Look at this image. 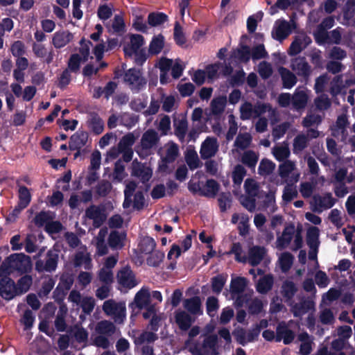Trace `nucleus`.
Segmentation results:
<instances>
[{"label": "nucleus", "mask_w": 355, "mask_h": 355, "mask_svg": "<svg viewBox=\"0 0 355 355\" xmlns=\"http://www.w3.org/2000/svg\"><path fill=\"white\" fill-rule=\"evenodd\" d=\"M188 338L184 346L192 355H218L217 345L218 338L216 334H202L199 339H193L200 332L199 326L189 329Z\"/></svg>", "instance_id": "f257e3e1"}, {"label": "nucleus", "mask_w": 355, "mask_h": 355, "mask_svg": "<svg viewBox=\"0 0 355 355\" xmlns=\"http://www.w3.org/2000/svg\"><path fill=\"white\" fill-rule=\"evenodd\" d=\"M123 80L132 91L137 92L144 89L147 83L146 79L142 76L141 71L135 67L125 71Z\"/></svg>", "instance_id": "f03ea898"}, {"label": "nucleus", "mask_w": 355, "mask_h": 355, "mask_svg": "<svg viewBox=\"0 0 355 355\" xmlns=\"http://www.w3.org/2000/svg\"><path fill=\"white\" fill-rule=\"evenodd\" d=\"M59 255L57 252L48 250L44 260L38 259L35 262V270L38 272H53L58 268Z\"/></svg>", "instance_id": "7ed1b4c3"}, {"label": "nucleus", "mask_w": 355, "mask_h": 355, "mask_svg": "<svg viewBox=\"0 0 355 355\" xmlns=\"http://www.w3.org/2000/svg\"><path fill=\"white\" fill-rule=\"evenodd\" d=\"M8 260L12 263L14 270L19 274H26L32 269L31 257L24 253H14L8 256Z\"/></svg>", "instance_id": "20e7f679"}, {"label": "nucleus", "mask_w": 355, "mask_h": 355, "mask_svg": "<svg viewBox=\"0 0 355 355\" xmlns=\"http://www.w3.org/2000/svg\"><path fill=\"white\" fill-rule=\"evenodd\" d=\"M85 216L93 220V226L100 227L107 219L106 209L104 205H92L85 210Z\"/></svg>", "instance_id": "39448f33"}, {"label": "nucleus", "mask_w": 355, "mask_h": 355, "mask_svg": "<svg viewBox=\"0 0 355 355\" xmlns=\"http://www.w3.org/2000/svg\"><path fill=\"white\" fill-rule=\"evenodd\" d=\"M0 296L6 301L18 296L16 284L12 279H0Z\"/></svg>", "instance_id": "423d86ee"}, {"label": "nucleus", "mask_w": 355, "mask_h": 355, "mask_svg": "<svg viewBox=\"0 0 355 355\" xmlns=\"http://www.w3.org/2000/svg\"><path fill=\"white\" fill-rule=\"evenodd\" d=\"M291 67L298 76L302 77L305 80H307L311 73V66L304 57H299L292 60Z\"/></svg>", "instance_id": "0eeeda50"}, {"label": "nucleus", "mask_w": 355, "mask_h": 355, "mask_svg": "<svg viewBox=\"0 0 355 355\" xmlns=\"http://www.w3.org/2000/svg\"><path fill=\"white\" fill-rule=\"evenodd\" d=\"M312 40L309 36L305 33H301L295 37L294 40L291 44L288 53L290 55H296L302 50L306 49Z\"/></svg>", "instance_id": "6e6552de"}, {"label": "nucleus", "mask_w": 355, "mask_h": 355, "mask_svg": "<svg viewBox=\"0 0 355 355\" xmlns=\"http://www.w3.org/2000/svg\"><path fill=\"white\" fill-rule=\"evenodd\" d=\"M217 139L214 137H207L202 142L200 150L201 158L207 159L214 157L218 151Z\"/></svg>", "instance_id": "1a4fd4ad"}, {"label": "nucleus", "mask_w": 355, "mask_h": 355, "mask_svg": "<svg viewBox=\"0 0 355 355\" xmlns=\"http://www.w3.org/2000/svg\"><path fill=\"white\" fill-rule=\"evenodd\" d=\"M159 141L158 133L154 129H148L144 132L141 139V147L147 151L157 146Z\"/></svg>", "instance_id": "9d476101"}, {"label": "nucleus", "mask_w": 355, "mask_h": 355, "mask_svg": "<svg viewBox=\"0 0 355 355\" xmlns=\"http://www.w3.org/2000/svg\"><path fill=\"white\" fill-rule=\"evenodd\" d=\"M266 254L263 246L254 245L249 249L247 261L253 267L260 264Z\"/></svg>", "instance_id": "9b49d317"}, {"label": "nucleus", "mask_w": 355, "mask_h": 355, "mask_svg": "<svg viewBox=\"0 0 355 355\" xmlns=\"http://www.w3.org/2000/svg\"><path fill=\"white\" fill-rule=\"evenodd\" d=\"M117 277L119 284L124 288L131 289L137 284L135 276L129 268H124L121 270Z\"/></svg>", "instance_id": "f8f14e48"}, {"label": "nucleus", "mask_w": 355, "mask_h": 355, "mask_svg": "<svg viewBox=\"0 0 355 355\" xmlns=\"http://www.w3.org/2000/svg\"><path fill=\"white\" fill-rule=\"evenodd\" d=\"M88 132L84 130H78L70 137L69 148L71 150L75 149H81L87 144L88 141Z\"/></svg>", "instance_id": "ddd939ff"}, {"label": "nucleus", "mask_w": 355, "mask_h": 355, "mask_svg": "<svg viewBox=\"0 0 355 355\" xmlns=\"http://www.w3.org/2000/svg\"><path fill=\"white\" fill-rule=\"evenodd\" d=\"M150 303V295L147 288H142L139 291L134 299V302L130 303L129 306L134 309L136 306L139 310H142Z\"/></svg>", "instance_id": "4468645a"}, {"label": "nucleus", "mask_w": 355, "mask_h": 355, "mask_svg": "<svg viewBox=\"0 0 355 355\" xmlns=\"http://www.w3.org/2000/svg\"><path fill=\"white\" fill-rule=\"evenodd\" d=\"M309 96L306 92L303 89L297 88L292 95V106L296 111H301L304 110L308 103Z\"/></svg>", "instance_id": "2eb2a0df"}, {"label": "nucleus", "mask_w": 355, "mask_h": 355, "mask_svg": "<svg viewBox=\"0 0 355 355\" xmlns=\"http://www.w3.org/2000/svg\"><path fill=\"white\" fill-rule=\"evenodd\" d=\"M175 320L179 329L183 331H188L193 322L192 317L188 313L182 310L175 312Z\"/></svg>", "instance_id": "dca6fc26"}, {"label": "nucleus", "mask_w": 355, "mask_h": 355, "mask_svg": "<svg viewBox=\"0 0 355 355\" xmlns=\"http://www.w3.org/2000/svg\"><path fill=\"white\" fill-rule=\"evenodd\" d=\"M282 81V87L285 89H291L297 82L296 76L287 68L280 67L278 69Z\"/></svg>", "instance_id": "f3484780"}, {"label": "nucleus", "mask_w": 355, "mask_h": 355, "mask_svg": "<svg viewBox=\"0 0 355 355\" xmlns=\"http://www.w3.org/2000/svg\"><path fill=\"white\" fill-rule=\"evenodd\" d=\"M277 340L280 341L283 339L284 344L288 345L291 343L295 338L294 332L288 328L284 324H279L276 329Z\"/></svg>", "instance_id": "a211bd4d"}, {"label": "nucleus", "mask_w": 355, "mask_h": 355, "mask_svg": "<svg viewBox=\"0 0 355 355\" xmlns=\"http://www.w3.org/2000/svg\"><path fill=\"white\" fill-rule=\"evenodd\" d=\"M294 232V225H291L286 227L283 230L282 234L277 237V247L281 250L286 248L290 244Z\"/></svg>", "instance_id": "6ab92c4d"}, {"label": "nucleus", "mask_w": 355, "mask_h": 355, "mask_svg": "<svg viewBox=\"0 0 355 355\" xmlns=\"http://www.w3.org/2000/svg\"><path fill=\"white\" fill-rule=\"evenodd\" d=\"M73 35L69 31L56 32L53 37L52 42L55 48L61 49L69 43Z\"/></svg>", "instance_id": "aec40b11"}, {"label": "nucleus", "mask_w": 355, "mask_h": 355, "mask_svg": "<svg viewBox=\"0 0 355 355\" xmlns=\"http://www.w3.org/2000/svg\"><path fill=\"white\" fill-rule=\"evenodd\" d=\"M231 57L236 59L239 62L248 63L251 58L250 48L245 44H241L239 48L232 51Z\"/></svg>", "instance_id": "412c9836"}, {"label": "nucleus", "mask_w": 355, "mask_h": 355, "mask_svg": "<svg viewBox=\"0 0 355 355\" xmlns=\"http://www.w3.org/2000/svg\"><path fill=\"white\" fill-rule=\"evenodd\" d=\"M184 307L193 315H200L202 313L201 310V300L198 296L184 300Z\"/></svg>", "instance_id": "4be33fe9"}, {"label": "nucleus", "mask_w": 355, "mask_h": 355, "mask_svg": "<svg viewBox=\"0 0 355 355\" xmlns=\"http://www.w3.org/2000/svg\"><path fill=\"white\" fill-rule=\"evenodd\" d=\"M273 284V277L271 275H266L259 279L256 289L261 294H266L272 289Z\"/></svg>", "instance_id": "5701e85b"}, {"label": "nucleus", "mask_w": 355, "mask_h": 355, "mask_svg": "<svg viewBox=\"0 0 355 355\" xmlns=\"http://www.w3.org/2000/svg\"><path fill=\"white\" fill-rule=\"evenodd\" d=\"M306 243L312 250H317L319 246V229L311 227L306 232Z\"/></svg>", "instance_id": "b1692460"}, {"label": "nucleus", "mask_w": 355, "mask_h": 355, "mask_svg": "<svg viewBox=\"0 0 355 355\" xmlns=\"http://www.w3.org/2000/svg\"><path fill=\"white\" fill-rule=\"evenodd\" d=\"M136 346H140L145 343H153L158 339V336L153 331H144L139 336H132Z\"/></svg>", "instance_id": "393cba45"}, {"label": "nucleus", "mask_w": 355, "mask_h": 355, "mask_svg": "<svg viewBox=\"0 0 355 355\" xmlns=\"http://www.w3.org/2000/svg\"><path fill=\"white\" fill-rule=\"evenodd\" d=\"M125 238L124 233L112 231L108 236L107 243L112 249H121L123 247V241Z\"/></svg>", "instance_id": "a878e982"}, {"label": "nucleus", "mask_w": 355, "mask_h": 355, "mask_svg": "<svg viewBox=\"0 0 355 355\" xmlns=\"http://www.w3.org/2000/svg\"><path fill=\"white\" fill-rule=\"evenodd\" d=\"M168 21V17L164 12H152L148 15V24L151 27L162 25Z\"/></svg>", "instance_id": "bb28decb"}, {"label": "nucleus", "mask_w": 355, "mask_h": 355, "mask_svg": "<svg viewBox=\"0 0 355 355\" xmlns=\"http://www.w3.org/2000/svg\"><path fill=\"white\" fill-rule=\"evenodd\" d=\"M55 214L50 211H41L36 214L33 221L35 226L42 227L46 226L50 220H53Z\"/></svg>", "instance_id": "cd10ccee"}, {"label": "nucleus", "mask_w": 355, "mask_h": 355, "mask_svg": "<svg viewBox=\"0 0 355 355\" xmlns=\"http://www.w3.org/2000/svg\"><path fill=\"white\" fill-rule=\"evenodd\" d=\"M297 291L295 284L290 280H285L281 287V293L286 300L293 298Z\"/></svg>", "instance_id": "c85d7f7f"}, {"label": "nucleus", "mask_w": 355, "mask_h": 355, "mask_svg": "<svg viewBox=\"0 0 355 355\" xmlns=\"http://www.w3.org/2000/svg\"><path fill=\"white\" fill-rule=\"evenodd\" d=\"M313 199L316 205L324 209L331 208L336 202L331 193H327L323 196H314Z\"/></svg>", "instance_id": "c756f323"}, {"label": "nucleus", "mask_w": 355, "mask_h": 355, "mask_svg": "<svg viewBox=\"0 0 355 355\" xmlns=\"http://www.w3.org/2000/svg\"><path fill=\"white\" fill-rule=\"evenodd\" d=\"M247 286V279L243 277L232 279L230 284V291L232 295L242 294Z\"/></svg>", "instance_id": "7c9ffc66"}, {"label": "nucleus", "mask_w": 355, "mask_h": 355, "mask_svg": "<svg viewBox=\"0 0 355 355\" xmlns=\"http://www.w3.org/2000/svg\"><path fill=\"white\" fill-rule=\"evenodd\" d=\"M156 247L155 241L150 236H144L139 243V250L145 254H149L153 252Z\"/></svg>", "instance_id": "2f4dec72"}, {"label": "nucleus", "mask_w": 355, "mask_h": 355, "mask_svg": "<svg viewBox=\"0 0 355 355\" xmlns=\"http://www.w3.org/2000/svg\"><path fill=\"white\" fill-rule=\"evenodd\" d=\"M88 126L94 134L98 135L104 130V122L97 114L94 113L88 121Z\"/></svg>", "instance_id": "473e14b6"}, {"label": "nucleus", "mask_w": 355, "mask_h": 355, "mask_svg": "<svg viewBox=\"0 0 355 355\" xmlns=\"http://www.w3.org/2000/svg\"><path fill=\"white\" fill-rule=\"evenodd\" d=\"M19 211L25 209L31 202V195L28 189L25 186H19Z\"/></svg>", "instance_id": "72a5a7b5"}, {"label": "nucleus", "mask_w": 355, "mask_h": 355, "mask_svg": "<svg viewBox=\"0 0 355 355\" xmlns=\"http://www.w3.org/2000/svg\"><path fill=\"white\" fill-rule=\"evenodd\" d=\"M33 283V278L29 275H25L17 280L16 288L17 295H21L28 291Z\"/></svg>", "instance_id": "f704fd0d"}, {"label": "nucleus", "mask_w": 355, "mask_h": 355, "mask_svg": "<svg viewBox=\"0 0 355 355\" xmlns=\"http://www.w3.org/2000/svg\"><path fill=\"white\" fill-rule=\"evenodd\" d=\"M96 329L99 334L110 336L115 333L116 327L110 321L102 320L97 324Z\"/></svg>", "instance_id": "c9c22d12"}, {"label": "nucleus", "mask_w": 355, "mask_h": 355, "mask_svg": "<svg viewBox=\"0 0 355 355\" xmlns=\"http://www.w3.org/2000/svg\"><path fill=\"white\" fill-rule=\"evenodd\" d=\"M206 189L202 191V196L214 198L218 193L220 184L214 179H209L205 183Z\"/></svg>", "instance_id": "e433bc0d"}, {"label": "nucleus", "mask_w": 355, "mask_h": 355, "mask_svg": "<svg viewBox=\"0 0 355 355\" xmlns=\"http://www.w3.org/2000/svg\"><path fill=\"white\" fill-rule=\"evenodd\" d=\"M74 282V275L72 272H65L60 278V282L57 286V291H59L61 287L64 288V291H69Z\"/></svg>", "instance_id": "4c0bfd02"}, {"label": "nucleus", "mask_w": 355, "mask_h": 355, "mask_svg": "<svg viewBox=\"0 0 355 355\" xmlns=\"http://www.w3.org/2000/svg\"><path fill=\"white\" fill-rule=\"evenodd\" d=\"M259 159L258 155L252 150H246L241 157V162L250 168H254Z\"/></svg>", "instance_id": "58836bf2"}, {"label": "nucleus", "mask_w": 355, "mask_h": 355, "mask_svg": "<svg viewBox=\"0 0 355 355\" xmlns=\"http://www.w3.org/2000/svg\"><path fill=\"white\" fill-rule=\"evenodd\" d=\"M164 45V37L162 34L153 37L149 45V53L152 55L159 53Z\"/></svg>", "instance_id": "ea45409f"}, {"label": "nucleus", "mask_w": 355, "mask_h": 355, "mask_svg": "<svg viewBox=\"0 0 355 355\" xmlns=\"http://www.w3.org/2000/svg\"><path fill=\"white\" fill-rule=\"evenodd\" d=\"M227 281V275L219 274L213 277L211 279V290L216 294H219Z\"/></svg>", "instance_id": "a19ab883"}, {"label": "nucleus", "mask_w": 355, "mask_h": 355, "mask_svg": "<svg viewBox=\"0 0 355 355\" xmlns=\"http://www.w3.org/2000/svg\"><path fill=\"white\" fill-rule=\"evenodd\" d=\"M137 188V184L131 181L125 186V189L124 190V200L123 202V207L124 209L129 208L132 202V197L133 193Z\"/></svg>", "instance_id": "79ce46f5"}, {"label": "nucleus", "mask_w": 355, "mask_h": 355, "mask_svg": "<svg viewBox=\"0 0 355 355\" xmlns=\"http://www.w3.org/2000/svg\"><path fill=\"white\" fill-rule=\"evenodd\" d=\"M83 62L80 54L73 53L71 55L66 69L71 73H77L80 71L81 62Z\"/></svg>", "instance_id": "37998d69"}, {"label": "nucleus", "mask_w": 355, "mask_h": 355, "mask_svg": "<svg viewBox=\"0 0 355 355\" xmlns=\"http://www.w3.org/2000/svg\"><path fill=\"white\" fill-rule=\"evenodd\" d=\"M124 53L125 55L129 56H131L132 54L134 53L135 62L137 65L140 67L143 66V64L148 58V55L144 49H141L140 50H137L134 51H129L128 48H124Z\"/></svg>", "instance_id": "c03bdc74"}, {"label": "nucleus", "mask_w": 355, "mask_h": 355, "mask_svg": "<svg viewBox=\"0 0 355 355\" xmlns=\"http://www.w3.org/2000/svg\"><path fill=\"white\" fill-rule=\"evenodd\" d=\"M315 109L318 111L327 110L331 105V101L325 94H321L314 99Z\"/></svg>", "instance_id": "a18cd8bd"}, {"label": "nucleus", "mask_w": 355, "mask_h": 355, "mask_svg": "<svg viewBox=\"0 0 355 355\" xmlns=\"http://www.w3.org/2000/svg\"><path fill=\"white\" fill-rule=\"evenodd\" d=\"M275 168V164L268 159H263L258 168V173L262 176H266L271 174Z\"/></svg>", "instance_id": "49530a36"}, {"label": "nucleus", "mask_w": 355, "mask_h": 355, "mask_svg": "<svg viewBox=\"0 0 355 355\" xmlns=\"http://www.w3.org/2000/svg\"><path fill=\"white\" fill-rule=\"evenodd\" d=\"M175 135L178 137L180 141H184L187 131L188 129L187 121L184 119L179 120L178 122L174 123Z\"/></svg>", "instance_id": "de8ad7c7"}, {"label": "nucleus", "mask_w": 355, "mask_h": 355, "mask_svg": "<svg viewBox=\"0 0 355 355\" xmlns=\"http://www.w3.org/2000/svg\"><path fill=\"white\" fill-rule=\"evenodd\" d=\"M132 175L140 178L141 181L145 184L151 178L152 171L150 168H144L141 166L134 167L132 171Z\"/></svg>", "instance_id": "09e8293b"}, {"label": "nucleus", "mask_w": 355, "mask_h": 355, "mask_svg": "<svg viewBox=\"0 0 355 355\" xmlns=\"http://www.w3.org/2000/svg\"><path fill=\"white\" fill-rule=\"evenodd\" d=\"M291 33V25L286 21H282L275 31V39L277 40H282L286 39Z\"/></svg>", "instance_id": "8fccbe9b"}, {"label": "nucleus", "mask_w": 355, "mask_h": 355, "mask_svg": "<svg viewBox=\"0 0 355 355\" xmlns=\"http://www.w3.org/2000/svg\"><path fill=\"white\" fill-rule=\"evenodd\" d=\"M308 137L303 134L297 135L293 140V153H298L307 147Z\"/></svg>", "instance_id": "3c124183"}, {"label": "nucleus", "mask_w": 355, "mask_h": 355, "mask_svg": "<svg viewBox=\"0 0 355 355\" xmlns=\"http://www.w3.org/2000/svg\"><path fill=\"white\" fill-rule=\"evenodd\" d=\"M173 38L175 44L181 47H184L187 42V39L183 32L182 26L179 22L176 21L174 26Z\"/></svg>", "instance_id": "603ef678"}, {"label": "nucleus", "mask_w": 355, "mask_h": 355, "mask_svg": "<svg viewBox=\"0 0 355 355\" xmlns=\"http://www.w3.org/2000/svg\"><path fill=\"white\" fill-rule=\"evenodd\" d=\"M112 185L107 180L99 181L96 186V193L100 197H106L111 191Z\"/></svg>", "instance_id": "864d4df0"}, {"label": "nucleus", "mask_w": 355, "mask_h": 355, "mask_svg": "<svg viewBox=\"0 0 355 355\" xmlns=\"http://www.w3.org/2000/svg\"><path fill=\"white\" fill-rule=\"evenodd\" d=\"M185 161L191 170L200 167V162L195 150H188L185 155Z\"/></svg>", "instance_id": "5fc2aeb1"}, {"label": "nucleus", "mask_w": 355, "mask_h": 355, "mask_svg": "<svg viewBox=\"0 0 355 355\" xmlns=\"http://www.w3.org/2000/svg\"><path fill=\"white\" fill-rule=\"evenodd\" d=\"M135 137L134 135L131 132L126 134L124 135L118 144V147L121 150V151L127 150H132V146L135 144Z\"/></svg>", "instance_id": "6e6d98bb"}, {"label": "nucleus", "mask_w": 355, "mask_h": 355, "mask_svg": "<svg viewBox=\"0 0 355 355\" xmlns=\"http://www.w3.org/2000/svg\"><path fill=\"white\" fill-rule=\"evenodd\" d=\"M178 155V148L176 146L169 148L166 150V156L162 159V164L160 168H167V164L173 162Z\"/></svg>", "instance_id": "4d7b16f0"}, {"label": "nucleus", "mask_w": 355, "mask_h": 355, "mask_svg": "<svg viewBox=\"0 0 355 355\" xmlns=\"http://www.w3.org/2000/svg\"><path fill=\"white\" fill-rule=\"evenodd\" d=\"M146 259V263L148 266L158 267L164 258V253L159 250H155L149 254Z\"/></svg>", "instance_id": "13d9d810"}, {"label": "nucleus", "mask_w": 355, "mask_h": 355, "mask_svg": "<svg viewBox=\"0 0 355 355\" xmlns=\"http://www.w3.org/2000/svg\"><path fill=\"white\" fill-rule=\"evenodd\" d=\"M15 271L13 265L8 260V257L0 265V279H12L10 276Z\"/></svg>", "instance_id": "bf43d9fd"}, {"label": "nucleus", "mask_w": 355, "mask_h": 355, "mask_svg": "<svg viewBox=\"0 0 355 355\" xmlns=\"http://www.w3.org/2000/svg\"><path fill=\"white\" fill-rule=\"evenodd\" d=\"M240 118L245 121L254 117V107L250 102L245 101L240 107Z\"/></svg>", "instance_id": "052dcab7"}, {"label": "nucleus", "mask_w": 355, "mask_h": 355, "mask_svg": "<svg viewBox=\"0 0 355 355\" xmlns=\"http://www.w3.org/2000/svg\"><path fill=\"white\" fill-rule=\"evenodd\" d=\"M322 121V116L320 114H307L303 119L302 124L304 128H309L314 125H319Z\"/></svg>", "instance_id": "680f3d73"}, {"label": "nucleus", "mask_w": 355, "mask_h": 355, "mask_svg": "<svg viewBox=\"0 0 355 355\" xmlns=\"http://www.w3.org/2000/svg\"><path fill=\"white\" fill-rule=\"evenodd\" d=\"M245 175L246 170L242 165L235 166L232 172V180L234 184H241Z\"/></svg>", "instance_id": "e2e57ef3"}, {"label": "nucleus", "mask_w": 355, "mask_h": 355, "mask_svg": "<svg viewBox=\"0 0 355 355\" xmlns=\"http://www.w3.org/2000/svg\"><path fill=\"white\" fill-rule=\"evenodd\" d=\"M343 18L351 19L355 15V0H347L343 8Z\"/></svg>", "instance_id": "0e129e2a"}, {"label": "nucleus", "mask_w": 355, "mask_h": 355, "mask_svg": "<svg viewBox=\"0 0 355 355\" xmlns=\"http://www.w3.org/2000/svg\"><path fill=\"white\" fill-rule=\"evenodd\" d=\"M314 38L316 43L319 45L328 44L329 42V32L324 29L317 27L314 33Z\"/></svg>", "instance_id": "69168bd1"}, {"label": "nucleus", "mask_w": 355, "mask_h": 355, "mask_svg": "<svg viewBox=\"0 0 355 355\" xmlns=\"http://www.w3.org/2000/svg\"><path fill=\"white\" fill-rule=\"evenodd\" d=\"M331 85V94L334 96L338 95L343 88L342 76L338 75L334 77Z\"/></svg>", "instance_id": "338daca9"}, {"label": "nucleus", "mask_w": 355, "mask_h": 355, "mask_svg": "<svg viewBox=\"0 0 355 355\" xmlns=\"http://www.w3.org/2000/svg\"><path fill=\"white\" fill-rule=\"evenodd\" d=\"M293 256L290 252H284L280 257V266L283 271L288 270L293 262Z\"/></svg>", "instance_id": "774afa93"}]
</instances>
